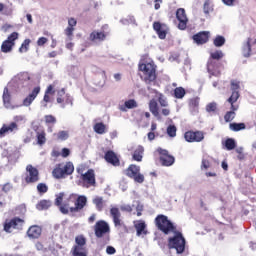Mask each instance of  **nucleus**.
Instances as JSON below:
<instances>
[{"label": "nucleus", "instance_id": "f257e3e1", "mask_svg": "<svg viewBox=\"0 0 256 256\" xmlns=\"http://www.w3.org/2000/svg\"><path fill=\"white\" fill-rule=\"evenodd\" d=\"M172 233L173 236H170L167 240L168 249H175L178 255H182V253H185V245H187V241L181 231L176 229Z\"/></svg>", "mask_w": 256, "mask_h": 256}, {"label": "nucleus", "instance_id": "f03ea898", "mask_svg": "<svg viewBox=\"0 0 256 256\" xmlns=\"http://www.w3.org/2000/svg\"><path fill=\"white\" fill-rule=\"evenodd\" d=\"M75 171V166L72 162H61L55 165L52 176L54 179H65V177H69V175H73Z\"/></svg>", "mask_w": 256, "mask_h": 256}, {"label": "nucleus", "instance_id": "7ed1b4c3", "mask_svg": "<svg viewBox=\"0 0 256 256\" xmlns=\"http://www.w3.org/2000/svg\"><path fill=\"white\" fill-rule=\"evenodd\" d=\"M155 225L158 231H161L164 235H170V233H173V231L177 229V226H175V224H173V222L163 214L156 216Z\"/></svg>", "mask_w": 256, "mask_h": 256}, {"label": "nucleus", "instance_id": "20e7f679", "mask_svg": "<svg viewBox=\"0 0 256 256\" xmlns=\"http://www.w3.org/2000/svg\"><path fill=\"white\" fill-rule=\"evenodd\" d=\"M236 101H239V95L234 93L227 99V103L230 105V111H227L224 115V121L226 123H231L235 117H237L236 111L239 110V105L235 104Z\"/></svg>", "mask_w": 256, "mask_h": 256}, {"label": "nucleus", "instance_id": "39448f33", "mask_svg": "<svg viewBox=\"0 0 256 256\" xmlns=\"http://www.w3.org/2000/svg\"><path fill=\"white\" fill-rule=\"evenodd\" d=\"M124 173L126 177H129V179H133L135 183H144L145 181V176L141 174V167L135 164L129 165Z\"/></svg>", "mask_w": 256, "mask_h": 256}, {"label": "nucleus", "instance_id": "423d86ee", "mask_svg": "<svg viewBox=\"0 0 256 256\" xmlns=\"http://www.w3.org/2000/svg\"><path fill=\"white\" fill-rule=\"evenodd\" d=\"M111 233V227L105 220H98L94 225V235L97 239H103Z\"/></svg>", "mask_w": 256, "mask_h": 256}, {"label": "nucleus", "instance_id": "0eeeda50", "mask_svg": "<svg viewBox=\"0 0 256 256\" xmlns=\"http://www.w3.org/2000/svg\"><path fill=\"white\" fill-rule=\"evenodd\" d=\"M24 225H25V220L19 217H14L4 222V231L6 233H11L12 229H17L18 231H22Z\"/></svg>", "mask_w": 256, "mask_h": 256}, {"label": "nucleus", "instance_id": "6e6552de", "mask_svg": "<svg viewBox=\"0 0 256 256\" xmlns=\"http://www.w3.org/2000/svg\"><path fill=\"white\" fill-rule=\"evenodd\" d=\"M139 70L142 71L146 83H152L157 79V70L154 65H139Z\"/></svg>", "mask_w": 256, "mask_h": 256}, {"label": "nucleus", "instance_id": "1a4fd4ad", "mask_svg": "<svg viewBox=\"0 0 256 256\" xmlns=\"http://www.w3.org/2000/svg\"><path fill=\"white\" fill-rule=\"evenodd\" d=\"M156 151L159 155V160L162 167H171V165L175 163V157L169 154L168 150L157 148Z\"/></svg>", "mask_w": 256, "mask_h": 256}, {"label": "nucleus", "instance_id": "9d476101", "mask_svg": "<svg viewBox=\"0 0 256 256\" xmlns=\"http://www.w3.org/2000/svg\"><path fill=\"white\" fill-rule=\"evenodd\" d=\"M19 39V33L12 32L6 40L2 42L1 51L2 53H11L15 47V41Z\"/></svg>", "mask_w": 256, "mask_h": 256}, {"label": "nucleus", "instance_id": "9b49d317", "mask_svg": "<svg viewBox=\"0 0 256 256\" xmlns=\"http://www.w3.org/2000/svg\"><path fill=\"white\" fill-rule=\"evenodd\" d=\"M184 139L187 143H201L205 139V133L199 130H188L184 133Z\"/></svg>", "mask_w": 256, "mask_h": 256}, {"label": "nucleus", "instance_id": "f8f14e48", "mask_svg": "<svg viewBox=\"0 0 256 256\" xmlns=\"http://www.w3.org/2000/svg\"><path fill=\"white\" fill-rule=\"evenodd\" d=\"M80 179L82 181V186L86 187V189H89V187H95L97 183L95 180V170L89 169L86 173L80 176Z\"/></svg>", "mask_w": 256, "mask_h": 256}, {"label": "nucleus", "instance_id": "ddd939ff", "mask_svg": "<svg viewBox=\"0 0 256 256\" xmlns=\"http://www.w3.org/2000/svg\"><path fill=\"white\" fill-rule=\"evenodd\" d=\"M176 19L179 21L178 29H180V31H185V29H187V23H189V19L187 18L185 9H183V8L177 9Z\"/></svg>", "mask_w": 256, "mask_h": 256}, {"label": "nucleus", "instance_id": "4468645a", "mask_svg": "<svg viewBox=\"0 0 256 256\" xmlns=\"http://www.w3.org/2000/svg\"><path fill=\"white\" fill-rule=\"evenodd\" d=\"M26 177H25V182L26 183H37L39 181V170L37 168L33 167V165H28L26 167Z\"/></svg>", "mask_w": 256, "mask_h": 256}, {"label": "nucleus", "instance_id": "2eb2a0df", "mask_svg": "<svg viewBox=\"0 0 256 256\" xmlns=\"http://www.w3.org/2000/svg\"><path fill=\"white\" fill-rule=\"evenodd\" d=\"M74 200V207L70 208V213H79V211H83L85 207L87 206V197L86 196H78Z\"/></svg>", "mask_w": 256, "mask_h": 256}, {"label": "nucleus", "instance_id": "dca6fc26", "mask_svg": "<svg viewBox=\"0 0 256 256\" xmlns=\"http://www.w3.org/2000/svg\"><path fill=\"white\" fill-rule=\"evenodd\" d=\"M104 159L107 163L113 165V167H119V165H121V160L119 159V156H117V154L113 150L106 151Z\"/></svg>", "mask_w": 256, "mask_h": 256}, {"label": "nucleus", "instance_id": "f3484780", "mask_svg": "<svg viewBox=\"0 0 256 256\" xmlns=\"http://www.w3.org/2000/svg\"><path fill=\"white\" fill-rule=\"evenodd\" d=\"M57 98L56 101L57 103H59L60 105H62L63 108H65V105H73V99L71 98V96H68L65 94V89L62 88L61 90H59L57 92Z\"/></svg>", "mask_w": 256, "mask_h": 256}, {"label": "nucleus", "instance_id": "a211bd4d", "mask_svg": "<svg viewBox=\"0 0 256 256\" xmlns=\"http://www.w3.org/2000/svg\"><path fill=\"white\" fill-rule=\"evenodd\" d=\"M41 93V87L36 86L33 88L32 92L23 100L22 105L24 107H30L34 99H37V95Z\"/></svg>", "mask_w": 256, "mask_h": 256}, {"label": "nucleus", "instance_id": "6ab92c4d", "mask_svg": "<svg viewBox=\"0 0 256 256\" xmlns=\"http://www.w3.org/2000/svg\"><path fill=\"white\" fill-rule=\"evenodd\" d=\"M110 215L115 227H121V225H123V221L121 220V211H119V208L112 207L110 209Z\"/></svg>", "mask_w": 256, "mask_h": 256}, {"label": "nucleus", "instance_id": "aec40b11", "mask_svg": "<svg viewBox=\"0 0 256 256\" xmlns=\"http://www.w3.org/2000/svg\"><path fill=\"white\" fill-rule=\"evenodd\" d=\"M19 126L15 122H11L10 124H3L0 129V137H5V135H9V133H13V131H17Z\"/></svg>", "mask_w": 256, "mask_h": 256}, {"label": "nucleus", "instance_id": "412c9836", "mask_svg": "<svg viewBox=\"0 0 256 256\" xmlns=\"http://www.w3.org/2000/svg\"><path fill=\"white\" fill-rule=\"evenodd\" d=\"M2 99H3V105L6 109H15V106L11 102V99H12L11 92H9L8 87H5L3 90Z\"/></svg>", "mask_w": 256, "mask_h": 256}, {"label": "nucleus", "instance_id": "4be33fe9", "mask_svg": "<svg viewBox=\"0 0 256 256\" xmlns=\"http://www.w3.org/2000/svg\"><path fill=\"white\" fill-rule=\"evenodd\" d=\"M153 29L156 31L159 39H165V37H167V26L165 24L154 22Z\"/></svg>", "mask_w": 256, "mask_h": 256}, {"label": "nucleus", "instance_id": "5701e85b", "mask_svg": "<svg viewBox=\"0 0 256 256\" xmlns=\"http://www.w3.org/2000/svg\"><path fill=\"white\" fill-rule=\"evenodd\" d=\"M193 40L197 45H204L209 41V32H199L193 36Z\"/></svg>", "mask_w": 256, "mask_h": 256}, {"label": "nucleus", "instance_id": "b1692460", "mask_svg": "<svg viewBox=\"0 0 256 256\" xmlns=\"http://www.w3.org/2000/svg\"><path fill=\"white\" fill-rule=\"evenodd\" d=\"M42 231L41 227L33 225L27 230V235L30 239H39Z\"/></svg>", "mask_w": 256, "mask_h": 256}, {"label": "nucleus", "instance_id": "393cba45", "mask_svg": "<svg viewBox=\"0 0 256 256\" xmlns=\"http://www.w3.org/2000/svg\"><path fill=\"white\" fill-rule=\"evenodd\" d=\"M77 26V20L75 18H70L68 20V27L64 30L65 35L68 36V39H73V31H75V27Z\"/></svg>", "mask_w": 256, "mask_h": 256}, {"label": "nucleus", "instance_id": "a878e982", "mask_svg": "<svg viewBox=\"0 0 256 256\" xmlns=\"http://www.w3.org/2000/svg\"><path fill=\"white\" fill-rule=\"evenodd\" d=\"M74 202L75 200L73 199V196H70L69 198L63 201L62 205L59 208L63 215H67L69 212H71V203Z\"/></svg>", "mask_w": 256, "mask_h": 256}, {"label": "nucleus", "instance_id": "bb28decb", "mask_svg": "<svg viewBox=\"0 0 256 256\" xmlns=\"http://www.w3.org/2000/svg\"><path fill=\"white\" fill-rule=\"evenodd\" d=\"M143 153H145V148H143V146H138L134 150V153L132 155V159L134 161H137L138 163H140V161H143Z\"/></svg>", "mask_w": 256, "mask_h": 256}, {"label": "nucleus", "instance_id": "cd10ccee", "mask_svg": "<svg viewBox=\"0 0 256 256\" xmlns=\"http://www.w3.org/2000/svg\"><path fill=\"white\" fill-rule=\"evenodd\" d=\"M230 89L232 91L231 96L233 97V94L236 93L239 97H241V94L239 93V89H241V82L239 80H231L230 81Z\"/></svg>", "mask_w": 256, "mask_h": 256}, {"label": "nucleus", "instance_id": "c85d7f7f", "mask_svg": "<svg viewBox=\"0 0 256 256\" xmlns=\"http://www.w3.org/2000/svg\"><path fill=\"white\" fill-rule=\"evenodd\" d=\"M137 107V101L135 99H130L128 101H125L124 105L119 106V109L122 112H126L127 109H136Z\"/></svg>", "mask_w": 256, "mask_h": 256}, {"label": "nucleus", "instance_id": "c756f323", "mask_svg": "<svg viewBox=\"0 0 256 256\" xmlns=\"http://www.w3.org/2000/svg\"><path fill=\"white\" fill-rule=\"evenodd\" d=\"M149 111L152 113V115H154V117H159V104L157 103V100H150Z\"/></svg>", "mask_w": 256, "mask_h": 256}, {"label": "nucleus", "instance_id": "7c9ffc66", "mask_svg": "<svg viewBox=\"0 0 256 256\" xmlns=\"http://www.w3.org/2000/svg\"><path fill=\"white\" fill-rule=\"evenodd\" d=\"M92 203L95 205L97 211H103L105 209V200L101 196H96Z\"/></svg>", "mask_w": 256, "mask_h": 256}, {"label": "nucleus", "instance_id": "2f4dec72", "mask_svg": "<svg viewBox=\"0 0 256 256\" xmlns=\"http://www.w3.org/2000/svg\"><path fill=\"white\" fill-rule=\"evenodd\" d=\"M106 37L107 35H105L103 32H92L90 34V41L97 43L98 41H105Z\"/></svg>", "mask_w": 256, "mask_h": 256}, {"label": "nucleus", "instance_id": "473e14b6", "mask_svg": "<svg viewBox=\"0 0 256 256\" xmlns=\"http://www.w3.org/2000/svg\"><path fill=\"white\" fill-rule=\"evenodd\" d=\"M229 129L237 133L239 131H244V129H247V125H245V123L234 122L229 124Z\"/></svg>", "mask_w": 256, "mask_h": 256}, {"label": "nucleus", "instance_id": "72a5a7b5", "mask_svg": "<svg viewBox=\"0 0 256 256\" xmlns=\"http://www.w3.org/2000/svg\"><path fill=\"white\" fill-rule=\"evenodd\" d=\"M71 253L73 256H87V250L81 246H73Z\"/></svg>", "mask_w": 256, "mask_h": 256}, {"label": "nucleus", "instance_id": "f704fd0d", "mask_svg": "<svg viewBox=\"0 0 256 256\" xmlns=\"http://www.w3.org/2000/svg\"><path fill=\"white\" fill-rule=\"evenodd\" d=\"M135 229H136V235L138 237H141V235H147V231H145V228L147 227V225L145 224V222H139L137 224H135Z\"/></svg>", "mask_w": 256, "mask_h": 256}, {"label": "nucleus", "instance_id": "c9c22d12", "mask_svg": "<svg viewBox=\"0 0 256 256\" xmlns=\"http://www.w3.org/2000/svg\"><path fill=\"white\" fill-rule=\"evenodd\" d=\"M36 139H37L38 145H45V143H47V137H46L45 130L36 132Z\"/></svg>", "mask_w": 256, "mask_h": 256}, {"label": "nucleus", "instance_id": "e433bc0d", "mask_svg": "<svg viewBox=\"0 0 256 256\" xmlns=\"http://www.w3.org/2000/svg\"><path fill=\"white\" fill-rule=\"evenodd\" d=\"M107 130V126L103 122H98L94 125V131L98 135H103L105 134Z\"/></svg>", "mask_w": 256, "mask_h": 256}, {"label": "nucleus", "instance_id": "4c0bfd02", "mask_svg": "<svg viewBox=\"0 0 256 256\" xmlns=\"http://www.w3.org/2000/svg\"><path fill=\"white\" fill-rule=\"evenodd\" d=\"M242 53L244 57H249L251 55V38H248L246 43L243 45Z\"/></svg>", "mask_w": 256, "mask_h": 256}, {"label": "nucleus", "instance_id": "58836bf2", "mask_svg": "<svg viewBox=\"0 0 256 256\" xmlns=\"http://www.w3.org/2000/svg\"><path fill=\"white\" fill-rule=\"evenodd\" d=\"M49 207H51V201H49V200H41L36 205V209H38V211H45V210L49 209Z\"/></svg>", "mask_w": 256, "mask_h": 256}, {"label": "nucleus", "instance_id": "ea45409f", "mask_svg": "<svg viewBox=\"0 0 256 256\" xmlns=\"http://www.w3.org/2000/svg\"><path fill=\"white\" fill-rule=\"evenodd\" d=\"M208 73L214 77H219L221 75V70H219L218 65H208Z\"/></svg>", "mask_w": 256, "mask_h": 256}, {"label": "nucleus", "instance_id": "a19ab883", "mask_svg": "<svg viewBox=\"0 0 256 256\" xmlns=\"http://www.w3.org/2000/svg\"><path fill=\"white\" fill-rule=\"evenodd\" d=\"M75 243L74 247H85L87 245V239L83 235H78L75 238Z\"/></svg>", "mask_w": 256, "mask_h": 256}, {"label": "nucleus", "instance_id": "79ce46f5", "mask_svg": "<svg viewBox=\"0 0 256 256\" xmlns=\"http://www.w3.org/2000/svg\"><path fill=\"white\" fill-rule=\"evenodd\" d=\"M186 91L183 87H177L174 89V97L175 99H183L185 97Z\"/></svg>", "mask_w": 256, "mask_h": 256}, {"label": "nucleus", "instance_id": "37998d69", "mask_svg": "<svg viewBox=\"0 0 256 256\" xmlns=\"http://www.w3.org/2000/svg\"><path fill=\"white\" fill-rule=\"evenodd\" d=\"M225 147H226L227 151H233V149H235V147H237V143L235 142V140L233 138H228L225 141Z\"/></svg>", "mask_w": 256, "mask_h": 256}, {"label": "nucleus", "instance_id": "c03bdc74", "mask_svg": "<svg viewBox=\"0 0 256 256\" xmlns=\"http://www.w3.org/2000/svg\"><path fill=\"white\" fill-rule=\"evenodd\" d=\"M29 45H31V40L25 39L19 48V53H27L29 51Z\"/></svg>", "mask_w": 256, "mask_h": 256}, {"label": "nucleus", "instance_id": "a18cd8bd", "mask_svg": "<svg viewBox=\"0 0 256 256\" xmlns=\"http://www.w3.org/2000/svg\"><path fill=\"white\" fill-rule=\"evenodd\" d=\"M215 47H223L225 45V37L217 35L213 41Z\"/></svg>", "mask_w": 256, "mask_h": 256}, {"label": "nucleus", "instance_id": "49530a36", "mask_svg": "<svg viewBox=\"0 0 256 256\" xmlns=\"http://www.w3.org/2000/svg\"><path fill=\"white\" fill-rule=\"evenodd\" d=\"M51 101H52L51 94L45 92L43 100L41 101L42 107H44V109H47L48 103H51Z\"/></svg>", "mask_w": 256, "mask_h": 256}, {"label": "nucleus", "instance_id": "de8ad7c7", "mask_svg": "<svg viewBox=\"0 0 256 256\" xmlns=\"http://www.w3.org/2000/svg\"><path fill=\"white\" fill-rule=\"evenodd\" d=\"M58 141H67L69 139V132L62 130L56 134Z\"/></svg>", "mask_w": 256, "mask_h": 256}, {"label": "nucleus", "instance_id": "09e8293b", "mask_svg": "<svg viewBox=\"0 0 256 256\" xmlns=\"http://www.w3.org/2000/svg\"><path fill=\"white\" fill-rule=\"evenodd\" d=\"M139 65H153V59L149 55H143L140 59Z\"/></svg>", "mask_w": 256, "mask_h": 256}, {"label": "nucleus", "instance_id": "8fccbe9b", "mask_svg": "<svg viewBox=\"0 0 256 256\" xmlns=\"http://www.w3.org/2000/svg\"><path fill=\"white\" fill-rule=\"evenodd\" d=\"M120 23L122 25H137V23L135 22V17L133 16H128V18L121 19Z\"/></svg>", "mask_w": 256, "mask_h": 256}, {"label": "nucleus", "instance_id": "3c124183", "mask_svg": "<svg viewBox=\"0 0 256 256\" xmlns=\"http://www.w3.org/2000/svg\"><path fill=\"white\" fill-rule=\"evenodd\" d=\"M44 121L46 125H55V123H57V118L53 115H45Z\"/></svg>", "mask_w": 256, "mask_h": 256}, {"label": "nucleus", "instance_id": "603ef678", "mask_svg": "<svg viewBox=\"0 0 256 256\" xmlns=\"http://www.w3.org/2000/svg\"><path fill=\"white\" fill-rule=\"evenodd\" d=\"M167 135L169 137H177V127L175 125H169L167 127Z\"/></svg>", "mask_w": 256, "mask_h": 256}, {"label": "nucleus", "instance_id": "864d4df0", "mask_svg": "<svg viewBox=\"0 0 256 256\" xmlns=\"http://www.w3.org/2000/svg\"><path fill=\"white\" fill-rule=\"evenodd\" d=\"M189 107L191 109H198L199 108V97H194L189 100Z\"/></svg>", "mask_w": 256, "mask_h": 256}, {"label": "nucleus", "instance_id": "5fc2aeb1", "mask_svg": "<svg viewBox=\"0 0 256 256\" xmlns=\"http://www.w3.org/2000/svg\"><path fill=\"white\" fill-rule=\"evenodd\" d=\"M224 55H225V54H223V51L217 50V51H215V52H212V53L210 54V57H211L212 59H216L217 61H219V59H223Z\"/></svg>", "mask_w": 256, "mask_h": 256}, {"label": "nucleus", "instance_id": "6e6d98bb", "mask_svg": "<svg viewBox=\"0 0 256 256\" xmlns=\"http://www.w3.org/2000/svg\"><path fill=\"white\" fill-rule=\"evenodd\" d=\"M158 103L161 107L169 106V103L167 102V99L165 98V96H163V94L158 95Z\"/></svg>", "mask_w": 256, "mask_h": 256}, {"label": "nucleus", "instance_id": "4d7b16f0", "mask_svg": "<svg viewBox=\"0 0 256 256\" xmlns=\"http://www.w3.org/2000/svg\"><path fill=\"white\" fill-rule=\"evenodd\" d=\"M206 111L207 113H215V111H217V103L211 102L206 105Z\"/></svg>", "mask_w": 256, "mask_h": 256}, {"label": "nucleus", "instance_id": "13d9d810", "mask_svg": "<svg viewBox=\"0 0 256 256\" xmlns=\"http://www.w3.org/2000/svg\"><path fill=\"white\" fill-rule=\"evenodd\" d=\"M63 197H65L64 193H60L56 199H55V205L56 207H59V209L61 208V206L63 205Z\"/></svg>", "mask_w": 256, "mask_h": 256}, {"label": "nucleus", "instance_id": "bf43d9fd", "mask_svg": "<svg viewBox=\"0 0 256 256\" xmlns=\"http://www.w3.org/2000/svg\"><path fill=\"white\" fill-rule=\"evenodd\" d=\"M37 191L38 193H47V191H49V187H47V184L45 183H39L37 185Z\"/></svg>", "mask_w": 256, "mask_h": 256}, {"label": "nucleus", "instance_id": "052dcab7", "mask_svg": "<svg viewBox=\"0 0 256 256\" xmlns=\"http://www.w3.org/2000/svg\"><path fill=\"white\" fill-rule=\"evenodd\" d=\"M222 3H224L226 7H235V5L239 4V0H222Z\"/></svg>", "mask_w": 256, "mask_h": 256}, {"label": "nucleus", "instance_id": "680f3d73", "mask_svg": "<svg viewBox=\"0 0 256 256\" xmlns=\"http://www.w3.org/2000/svg\"><path fill=\"white\" fill-rule=\"evenodd\" d=\"M45 92L52 96L55 95V82L53 84H50L45 90Z\"/></svg>", "mask_w": 256, "mask_h": 256}, {"label": "nucleus", "instance_id": "e2e57ef3", "mask_svg": "<svg viewBox=\"0 0 256 256\" xmlns=\"http://www.w3.org/2000/svg\"><path fill=\"white\" fill-rule=\"evenodd\" d=\"M60 155L61 157L67 158L71 155V150L69 148H63Z\"/></svg>", "mask_w": 256, "mask_h": 256}, {"label": "nucleus", "instance_id": "0e129e2a", "mask_svg": "<svg viewBox=\"0 0 256 256\" xmlns=\"http://www.w3.org/2000/svg\"><path fill=\"white\" fill-rule=\"evenodd\" d=\"M211 167V163L207 159L202 160L201 169H209Z\"/></svg>", "mask_w": 256, "mask_h": 256}, {"label": "nucleus", "instance_id": "69168bd1", "mask_svg": "<svg viewBox=\"0 0 256 256\" xmlns=\"http://www.w3.org/2000/svg\"><path fill=\"white\" fill-rule=\"evenodd\" d=\"M203 11L205 15H209V13H211V6L209 5V2L204 3Z\"/></svg>", "mask_w": 256, "mask_h": 256}, {"label": "nucleus", "instance_id": "338daca9", "mask_svg": "<svg viewBox=\"0 0 256 256\" xmlns=\"http://www.w3.org/2000/svg\"><path fill=\"white\" fill-rule=\"evenodd\" d=\"M47 38L45 37H40L38 40H37V45L39 47H43V45H45V43H47Z\"/></svg>", "mask_w": 256, "mask_h": 256}, {"label": "nucleus", "instance_id": "774afa93", "mask_svg": "<svg viewBox=\"0 0 256 256\" xmlns=\"http://www.w3.org/2000/svg\"><path fill=\"white\" fill-rule=\"evenodd\" d=\"M2 191H3L4 193H9V191H11V184H9V183L4 184V185L2 186Z\"/></svg>", "mask_w": 256, "mask_h": 256}]
</instances>
